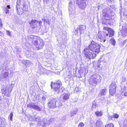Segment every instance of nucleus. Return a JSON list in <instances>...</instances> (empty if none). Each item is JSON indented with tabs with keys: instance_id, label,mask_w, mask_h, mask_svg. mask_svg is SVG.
<instances>
[{
	"instance_id": "nucleus-1",
	"label": "nucleus",
	"mask_w": 127,
	"mask_h": 127,
	"mask_svg": "<svg viewBox=\"0 0 127 127\" xmlns=\"http://www.w3.org/2000/svg\"><path fill=\"white\" fill-rule=\"evenodd\" d=\"M38 37L36 36L32 35L27 36L28 42L30 44H32L35 46L36 49L38 50L42 49L44 45V43L42 40H38Z\"/></svg>"
},
{
	"instance_id": "nucleus-2",
	"label": "nucleus",
	"mask_w": 127,
	"mask_h": 127,
	"mask_svg": "<svg viewBox=\"0 0 127 127\" xmlns=\"http://www.w3.org/2000/svg\"><path fill=\"white\" fill-rule=\"evenodd\" d=\"M100 47V46L98 44L92 41L88 48L92 52H94L96 54L99 52Z\"/></svg>"
},
{
	"instance_id": "nucleus-3",
	"label": "nucleus",
	"mask_w": 127,
	"mask_h": 127,
	"mask_svg": "<svg viewBox=\"0 0 127 127\" xmlns=\"http://www.w3.org/2000/svg\"><path fill=\"white\" fill-rule=\"evenodd\" d=\"M101 77L99 75L95 74L91 76L89 80V82L90 84L93 86H95L97 83L98 80H100Z\"/></svg>"
},
{
	"instance_id": "nucleus-4",
	"label": "nucleus",
	"mask_w": 127,
	"mask_h": 127,
	"mask_svg": "<svg viewBox=\"0 0 127 127\" xmlns=\"http://www.w3.org/2000/svg\"><path fill=\"white\" fill-rule=\"evenodd\" d=\"M84 53L86 58L90 60L91 59H94L95 58L96 55V54L91 52L89 50L86 48L84 50Z\"/></svg>"
},
{
	"instance_id": "nucleus-5",
	"label": "nucleus",
	"mask_w": 127,
	"mask_h": 127,
	"mask_svg": "<svg viewBox=\"0 0 127 127\" xmlns=\"http://www.w3.org/2000/svg\"><path fill=\"white\" fill-rule=\"evenodd\" d=\"M62 84L61 81L58 80L56 83L54 84L53 88L55 91L57 93H61L63 92V90L62 88H60V87L62 85Z\"/></svg>"
},
{
	"instance_id": "nucleus-6",
	"label": "nucleus",
	"mask_w": 127,
	"mask_h": 127,
	"mask_svg": "<svg viewBox=\"0 0 127 127\" xmlns=\"http://www.w3.org/2000/svg\"><path fill=\"white\" fill-rule=\"evenodd\" d=\"M68 9L70 18L72 19L75 18L76 17L75 8L71 2L69 3Z\"/></svg>"
},
{
	"instance_id": "nucleus-7",
	"label": "nucleus",
	"mask_w": 127,
	"mask_h": 127,
	"mask_svg": "<svg viewBox=\"0 0 127 127\" xmlns=\"http://www.w3.org/2000/svg\"><path fill=\"white\" fill-rule=\"evenodd\" d=\"M102 12L103 16L106 20H109L111 18V16L110 15V9H105L103 10Z\"/></svg>"
},
{
	"instance_id": "nucleus-8",
	"label": "nucleus",
	"mask_w": 127,
	"mask_h": 127,
	"mask_svg": "<svg viewBox=\"0 0 127 127\" xmlns=\"http://www.w3.org/2000/svg\"><path fill=\"white\" fill-rule=\"evenodd\" d=\"M42 23V22L41 21H39L35 20H32L29 23L31 27L32 28H35L37 27L40 28Z\"/></svg>"
},
{
	"instance_id": "nucleus-9",
	"label": "nucleus",
	"mask_w": 127,
	"mask_h": 127,
	"mask_svg": "<svg viewBox=\"0 0 127 127\" xmlns=\"http://www.w3.org/2000/svg\"><path fill=\"white\" fill-rule=\"evenodd\" d=\"M31 121H38V124H40L41 126L43 127H45L46 126V124L44 123L43 121H39L40 120V118L37 117V118H33L32 117H31L30 119Z\"/></svg>"
},
{
	"instance_id": "nucleus-10",
	"label": "nucleus",
	"mask_w": 127,
	"mask_h": 127,
	"mask_svg": "<svg viewBox=\"0 0 127 127\" xmlns=\"http://www.w3.org/2000/svg\"><path fill=\"white\" fill-rule=\"evenodd\" d=\"M116 86L115 83H112L109 87V93L111 95L114 94L116 92Z\"/></svg>"
},
{
	"instance_id": "nucleus-11",
	"label": "nucleus",
	"mask_w": 127,
	"mask_h": 127,
	"mask_svg": "<svg viewBox=\"0 0 127 127\" xmlns=\"http://www.w3.org/2000/svg\"><path fill=\"white\" fill-rule=\"evenodd\" d=\"M57 100L56 99L53 98H51L48 103L49 106L50 107L52 108L56 107V102Z\"/></svg>"
},
{
	"instance_id": "nucleus-12",
	"label": "nucleus",
	"mask_w": 127,
	"mask_h": 127,
	"mask_svg": "<svg viewBox=\"0 0 127 127\" xmlns=\"http://www.w3.org/2000/svg\"><path fill=\"white\" fill-rule=\"evenodd\" d=\"M103 30L107 31L108 32V35L109 37H112L114 35V32L112 29L107 27H104Z\"/></svg>"
},
{
	"instance_id": "nucleus-13",
	"label": "nucleus",
	"mask_w": 127,
	"mask_h": 127,
	"mask_svg": "<svg viewBox=\"0 0 127 127\" xmlns=\"http://www.w3.org/2000/svg\"><path fill=\"white\" fill-rule=\"evenodd\" d=\"M27 106L31 108L35 109L38 111H40L41 110V109L39 107L33 104H28Z\"/></svg>"
},
{
	"instance_id": "nucleus-14",
	"label": "nucleus",
	"mask_w": 127,
	"mask_h": 127,
	"mask_svg": "<svg viewBox=\"0 0 127 127\" xmlns=\"http://www.w3.org/2000/svg\"><path fill=\"white\" fill-rule=\"evenodd\" d=\"M86 29V26L85 25H80L79 27H78L77 29L75 30L76 32V34L78 32V29H79L80 34H81L83 32L84 30Z\"/></svg>"
},
{
	"instance_id": "nucleus-15",
	"label": "nucleus",
	"mask_w": 127,
	"mask_h": 127,
	"mask_svg": "<svg viewBox=\"0 0 127 127\" xmlns=\"http://www.w3.org/2000/svg\"><path fill=\"white\" fill-rule=\"evenodd\" d=\"M100 32H99L98 34V37L100 39V41L102 42H104L106 41L105 38V36L108 35V34L106 33L105 35L104 36V37H103L100 35Z\"/></svg>"
},
{
	"instance_id": "nucleus-16",
	"label": "nucleus",
	"mask_w": 127,
	"mask_h": 127,
	"mask_svg": "<svg viewBox=\"0 0 127 127\" xmlns=\"http://www.w3.org/2000/svg\"><path fill=\"white\" fill-rule=\"evenodd\" d=\"M107 92V89H106L101 90H100V92L99 93V95L101 96L105 95Z\"/></svg>"
},
{
	"instance_id": "nucleus-17",
	"label": "nucleus",
	"mask_w": 127,
	"mask_h": 127,
	"mask_svg": "<svg viewBox=\"0 0 127 127\" xmlns=\"http://www.w3.org/2000/svg\"><path fill=\"white\" fill-rule=\"evenodd\" d=\"M22 62L23 64L26 65V66H27L28 67L30 66L32 64L30 61L29 60H23Z\"/></svg>"
},
{
	"instance_id": "nucleus-18",
	"label": "nucleus",
	"mask_w": 127,
	"mask_h": 127,
	"mask_svg": "<svg viewBox=\"0 0 127 127\" xmlns=\"http://www.w3.org/2000/svg\"><path fill=\"white\" fill-rule=\"evenodd\" d=\"M102 122L101 120L98 119L96 123V127H102Z\"/></svg>"
},
{
	"instance_id": "nucleus-19",
	"label": "nucleus",
	"mask_w": 127,
	"mask_h": 127,
	"mask_svg": "<svg viewBox=\"0 0 127 127\" xmlns=\"http://www.w3.org/2000/svg\"><path fill=\"white\" fill-rule=\"evenodd\" d=\"M79 7L81 9H84L86 6V3H78Z\"/></svg>"
},
{
	"instance_id": "nucleus-20",
	"label": "nucleus",
	"mask_w": 127,
	"mask_h": 127,
	"mask_svg": "<svg viewBox=\"0 0 127 127\" xmlns=\"http://www.w3.org/2000/svg\"><path fill=\"white\" fill-rule=\"evenodd\" d=\"M4 119L3 118H0V127H2L4 125L5 123Z\"/></svg>"
},
{
	"instance_id": "nucleus-21",
	"label": "nucleus",
	"mask_w": 127,
	"mask_h": 127,
	"mask_svg": "<svg viewBox=\"0 0 127 127\" xmlns=\"http://www.w3.org/2000/svg\"><path fill=\"white\" fill-rule=\"evenodd\" d=\"M3 94L4 95H9V91L7 89H3L1 90Z\"/></svg>"
},
{
	"instance_id": "nucleus-22",
	"label": "nucleus",
	"mask_w": 127,
	"mask_h": 127,
	"mask_svg": "<svg viewBox=\"0 0 127 127\" xmlns=\"http://www.w3.org/2000/svg\"><path fill=\"white\" fill-rule=\"evenodd\" d=\"M16 11L18 14L20 15L22 13V11H21V9L20 8V6L16 5Z\"/></svg>"
},
{
	"instance_id": "nucleus-23",
	"label": "nucleus",
	"mask_w": 127,
	"mask_h": 127,
	"mask_svg": "<svg viewBox=\"0 0 127 127\" xmlns=\"http://www.w3.org/2000/svg\"><path fill=\"white\" fill-rule=\"evenodd\" d=\"M63 99L64 100H66L69 98V95L67 93H64L63 95Z\"/></svg>"
},
{
	"instance_id": "nucleus-24",
	"label": "nucleus",
	"mask_w": 127,
	"mask_h": 127,
	"mask_svg": "<svg viewBox=\"0 0 127 127\" xmlns=\"http://www.w3.org/2000/svg\"><path fill=\"white\" fill-rule=\"evenodd\" d=\"M95 114L96 116L98 117L101 116L103 115L102 112L101 111H97L95 112Z\"/></svg>"
},
{
	"instance_id": "nucleus-25",
	"label": "nucleus",
	"mask_w": 127,
	"mask_h": 127,
	"mask_svg": "<svg viewBox=\"0 0 127 127\" xmlns=\"http://www.w3.org/2000/svg\"><path fill=\"white\" fill-rule=\"evenodd\" d=\"M23 11L26 12L28 10V6L25 4H23V7L22 8Z\"/></svg>"
},
{
	"instance_id": "nucleus-26",
	"label": "nucleus",
	"mask_w": 127,
	"mask_h": 127,
	"mask_svg": "<svg viewBox=\"0 0 127 127\" xmlns=\"http://www.w3.org/2000/svg\"><path fill=\"white\" fill-rule=\"evenodd\" d=\"M77 111L75 110H73L71 111L70 115L71 116H74L77 113Z\"/></svg>"
},
{
	"instance_id": "nucleus-27",
	"label": "nucleus",
	"mask_w": 127,
	"mask_h": 127,
	"mask_svg": "<svg viewBox=\"0 0 127 127\" xmlns=\"http://www.w3.org/2000/svg\"><path fill=\"white\" fill-rule=\"evenodd\" d=\"M97 105L95 103H93V104L91 108V109L92 110H93L94 109L96 108H97Z\"/></svg>"
},
{
	"instance_id": "nucleus-28",
	"label": "nucleus",
	"mask_w": 127,
	"mask_h": 127,
	"mask_svg": "<svg viewBox=\"0 0 127 127\" xmlns=\"http://www.w3.org/2000/svg\"><path fill=\"white\" fill-rule=\"evenodd\" d=\"M5 12L6 13H7L9 12V9H10V7L9 5H7L5 7Z\"/></svg>"
},
{
	"instance_id": "nucleus-29",
	"label": "nucleus",
	"mask_w": 127,
	"mask_h": 127,
	"mask_svg": "<svg viewBox=\"0 0 127 127\" xmlns=\"http://www.w3.org/2000/svg\"><path fill=\"white\" fill-rule=\"evenodd\" d=\"M112 117L113 118L115 119H118L119 117V116L117 114L113 113V115H112Z\"/></svg>"
},
{
	"instance_id": "nucleus-30",
	"label": "nucleus",
	"mask_w": 127,
	"mask_h": 127,
	"mask_svg": "<svg viewBox=\"0 0 127 127\" xmlns=\"http://www.w3.org/2000/svg\"><path fill=\"white\" fill-rule=\"evenodd\" d=\"M9 73L7 72H5L3 74V77L4 78H6L7 77Z\"/></svg>"
},
{
	"instance_id": "nucleus-31",
	"label": "nucleus",
	"mask_w": 127,
	"mask_h": 127,
	"mask_svg": "<svg viewBox=\"0 0 127 127\" xmlns=\"http://www.w3.org/2000/svg\"><path fill=\"white\" fill-rule=\"evenodd\" d=\"M55 121V119L54 118L51 119L48 121L49 123V124H52L54 123Z\"/></svg>"
},
{
	"instance_id": "nucleus-32",
	"label": "nucleus",
	"mask_w": 127,
	"mask_h": 127,
	"mask_svg": "<svg viewBox=\"0 0 127 127\" xmlns=\"http://www.w3.org/2000/svg\"><path fill=\"white\" fill-rule=\"evenodd\" d=\"M105 127H114V126L113 124L110 123L106 125Z\"/></svg>"
},
{
	"instance_id": "nucleus-33",
	"label": "nucleus",
	"mask_w": 127,
	"mask_h": 127,
	"mask_svg": "<svg viewBox=\"0 0 127 127\" xmlns=\"http://www.w3.org/2000/svg\"><path fill=\"white\" fill-rule=\"evenodd\" d=\"M110 41L112 44L114 46L116 43L115 40L113 39H111L110 40Z\"/></svg>"
},
{
	"instance_id": "nucleus-34",
	"label": "nucleus",
	"mask_w": 127,
	"mask_h": 127,
	"mask_svg": "<svg viewBox=\"0 0 127 127\" xmlns=\"http://www.w3.org/2000/svg\"><path fill=\"white\" fill-rule=\"evenodd\" d=\"M42 20L44 22V23H46L48 24H49V22L48 20L43 18L42 19Z\"/></svg>"
},
{
	"instance_id": "nucleus-35",
	"label": "nucleus",
	"mask_w": 127,
	"mask_h": 127,
	"mask_svg": "<svg viewBox=\"0 0 127 127\" xmlns=\"http://www.w3.org/2000/svg\"><path fill=\"white\" fill-rule=\"evenodd\" d=\"M13 116V114L12 113H11L10 114V115L9 117V118L10 120L12 121V117Z\"/></svg>"
},
{
	"instance_id": "nucleus-36",
	"label": "nucleus",
	"mask_w": 127,
	"mask_h": 127,
	"mask_svg": "<svg viewBox=\"0 0 127 127\" xmlns=\"http://www.w3.org/2000/svg\"><path fill=\"white\" fill-rule=\"evenodd\" d=\"M87 0H78V3H86Z\"/></svg>"
},
{
	"instance_id": "nucleus-37",
	"label": "nucleus",
	"mask_w": 127,
	"mask_h": 127,
	"mask_svg": "<svg viewBox=\"0 0 127 127\" xmlns=\"http://www.w3.org/2000/svg\"><path fill=\"white\" fill-rule=\"evenodd\" d=\"M84 124L82 123H79L78 126V127H82L84 126Z\"/></svg>"
},
{
	"instance_id": "nucleus-38",
	"label": "nucleus",
	"mask_w": 127,
	"mask_h": 127,
	"mask_svg": "<svg viewBox=\"0 0 127 127\" xmlns=\"http://www.w3.org/2000/svg\"><path fill=\"white\" fill-rule=\"evenodd\" d=\"M124 127H127V121H125L124 122Z\"/></svg>"
},
{
	"instance_id": "nucleus-39",
	"label": "nucleus",
	"mask_w": 127,
	"mask_h": 127,
	"mask_svg": "<svg viewBox=\"0 0 127 127\" xmlns=\"http://www.w3.org/2000/svg\"><path fill=\"white\" fill-rule=\"evenodd\" d=\"M6 33L9 36H11V32L7 30L6 31Z\"/></svg>"
},
{
	"instance_id": "nucleus-40",
	"label": "nucleus",
	"mask_w": 127,
	"mask_h": 127,
	"mask_svg": "<svg viewBox=\"0 0 127 127\" xmlns=\"http://www.w3.org/2000/svg\"><path fill=\"white\" fill-rule=\"evenodd\" d=\"M20 2L19 0H17V5H19L20 6Z\"/></svg>"
},
{
	"instance_id": "nucleus-41",
	"label": "nucleus",
	"mask_w": 127,
	"mask_h": 127,
	"mask_svg": "<svg viewBox=\"0 0 127 127\" xmlns=\"http://www.w3.org/2000/svg\"><path fill=\"white\" fill-rule=\"evenodd\" d=\"M44 2H45V3H47L48 2H49L51 0H43Z\"/></svg>"
},
{
	"instance_id": "nucleus-42",
	"label": "nucleus",
	"mask_w": 127,
	"mask_h": 127,
	"mask_svg": "<svg viewBox=\"0 0 127 127\" xmlns=\"http://www.w3.org/2000/svg\"><path fill=\"white\" fill-rule=\"evenodd\" d=\"M3 35V33L2 32L0 31V35L1 36H2Z\"/></svg>"
},
{
	"instance_id": "nucleus-43",
	"label": "nucleus",
	"mask_w": 127,
	"mask_h": 127,
	"mask_svg": "<svg viewBox=\"0 0 127 127\" xmlns=\"http://www.w3.org/2000/svg\"><path fill=\"white\" fill-rule=\"evenodd\" d=\"M124 95L125 96H127V92H126L125 93Z\"/></svg>"
},
{
	"instance_id": "nucleus-44",
	"label": "nucleus",
	"mask_w": 127,
	"mask_h": 127,
	"mask_svg": "<svg viewBox=\"0 0 127 127\" xmlns=\"http://www.w3.org/2000/svg\"><path fill=\"white\" fill-rule=\"evenodd\" d=\"M0 26L1 27H2V24L1 20H0Z\"/></svg>"
},
{
	"instance_id": "nucleus-45",
	"label": "nucleus",
	"mask_w": 127,
	"mask_h": 127,
	"mask_svg": "<svg viewBox=\"0 0 127 127\" xmlns=\"http://www.w3.org/2000/svg\"><path fill=\"white\" fill-rule=\"evenodd\" d=\"M112 118H113V117H112V115L111 116H110V117H109V119H112Z\"/></svg>"
},
{
	"instance_id": "nucleus-46",
	"label": "nucleus",
	"mask_w": 127,
	"mask_h": 127,
	"mask_svg": "<svg viewBox=\"0 0 127 127\" xmlns=\"http://www.w3.org/2000/svg\"><path fill=\"white\" fill-rule=\"evenodd\" d=\"M104 20H103L102 21V23L103 24H106V23H105L103 21Z\"/></svg>"
},
{
	"instance_id": "nucleus-47",
	"label": "nucleus",
	"mask_w": 127,
	"mask_h": 127,
	"mask_svg": "<svg viewBox=\"0 0 127 127\" xmlns=\"http://www.w3.org/2000/svg\"><path fill=\"white\" fill-rule=\"evenodd\" d=\"M60 106H62V104L61 103H60Z\"/></svg>"
},
{
	"instance_id": "nucleus-48",
	"label": "nucleus",
	"mask_w": 127,
	"mask_h": 127,
	"mask_svg": "<svg viewBox=\"0 0 127 127\" xmlns=\"http://www.w3.org/2000/svg\"><path fill=\"white\" fill-rule=\"evenodd\" d=\"M52 84H51V87H52Z\"/></svg>"
},
{
	"instance_id": "nucleus-49",
	"label": "nucleus",
	"mask_w": 127,
	"mask_h": 127,
	"mask_svg": "<svg viewBox=\"0 0 127 127\" xmlns=\"http://www.w3.org/2000/svg\"><path fill=\"white\" fill-rule=\"evenodd\" d=\"M78 88H76L75 89V90H77V89H78Z\"/></svg>"
}]
</instances>
